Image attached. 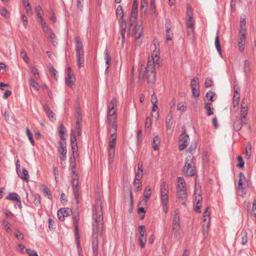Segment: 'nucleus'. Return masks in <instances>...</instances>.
Returning <instances> with one entry per match:
<instances>
[{
  "mask_svg": "<svg viewBox=\"0 0 256 256\" xmlns=\"http://www.w3.org/2000/svg\"><path fill=\"white\" fill-rule=\"evenodd\" d=\"M93 219L94 222L92 223L93 240L92 242V247L93 254L97 256L98 254V236H102V234L103 226V213L102 208L100 206H94L93 208Z\"/></svg>",
  "mask_w": 256,
  "mask_h": 256,
  "instance_id": "obj_1",
  "label": "nucleus"
},
{
  "mask_svg": "<svg viewBox=\"0 0 256 256\" xmlns=\"http://www.w3.org/2000/svg\"><path fill=\"white\" fill-rule=\"evenodd\" d=\"M160 56H158L155 50L150 58H148L146 66L144 72L140 71V76L147 78V82L148 84H153L156 80V74L155 67L160 66Z\"/></svg>",
  "mask_w": 256,
  "mask_h": 256,
  "instance_id": "obj_2",
  "label": "nucleus"
},
{
  "mask_svg": "<svg viewBox=\"0 0 256 256\" xmlns=\"http://www.w3.org/2000/svg\"><path fill=\"white\" fill-rule=\"evenodd\" d=\"M194 158L192 156H188L185 160V164L182 168V172L188 176H194L196 174Z\"/></svg>",
  "mask_w": 256,
  "mask_h": 256,
  "instance_id": "obj_3",
  "label": "nucleus"
},
{
  "mask_svg": "<svg viewBox=\"0 0 256 256\" xmlns=\"http://www.w3.org/2000/svg\"><path fill=\"white\" fill-rule=\"evenodd\" d=\"M172 230L176 238L179 239L180 238L181 229L180 226V218L178 214L174 211L172 219Z\"/></svg>",
  "mask_w": 256,
  "mask_h": 256,
  "instance_id": "obj_4",
  "label": "nucleus"
},
{
  "mask_svg": "<svg viewBox=\"0 0 256 256\" xmlns=\"http://www.w3.org/2000/svg\"><path fill=\"white\" fill-rule=\"evenodd\" d=\"M185 126H183L182 129L183 132L180 136L178 149L180 150H184L188 144L189 136L186 133Z\"/></svg>",
  "mask_w": 256,
  "mask_h": 256,
  "instance_id": "obj_5",
  "label": "nucleus"
},
{
  "mask_svg": "<svg viewBox=\"0 0 256 256\" xmlns=\"http://www.w3.org/2000/svg\"><path fill=\"white\" fill-rule=\"evenodd\" d=\"M108 134L116 133L118 127L116 117H108Z\"/></svg>",
  "mask_w": 256,
  "mask_h": 256,
  "instance_id": "obj_6",
  "label": "nucleus"
},
{
  "mask_svg": "<svg viewBox=\"0 0 256 256\" xmlns=\"http://www.w3.org/2000/svg\"><path fill=\"white\" fill-rule=\"evenodd\" d=\"M138 230L140 234L138 241L140 246L143 248L144 247L146 241V236H145L146 234L145 227L143 225L140 226H138Z\"/></svg>",
  "mask_w": 256,
  "mask_h": 256,
  "instance_id": "obj_7",
  "label": "nucleus"
},
{
  "mask_svg": "<svg viewBox=\"0 0 256 256\" xmlns=\"http://www.w3.org/2000/svg\"><path fill=\"white\" fill-rule=\"evenodd\" d=\"M74 213L72 210L69 208H61L57 212L58 219L60 221H64V218L70 216L71 214Z\"/></svg>",
  "mask_w": 256,
  "mask_h": 256,
  "instance_id": "obj_8",
  "label": "nucleus"
},
{
  "mask_svg": "<svg viewBox=\"0 0 256 256\" xmlns=\"http://www.w3.org/2000/svg\"><path fill=\"white\" fill-rule=\"evenodd\" d=\"M134 36L136 40V44L140 46L141 44V40H140V36L143 34V28L140 25H136L134 27Z\"/></svg>",
  "mask_w": 256,
  "mask_h": 256,
  "instance_id": "obj_9",
  "label": "nucleus"
},
{
  "mask_svg": "<svg viewBox=\"0 0 256 256\" xmlns=\"http://www.w3.org/2000/svg\"><path fill=\"white\" fill-rule=\"evenodd\" d=\"M138 2L137 0H134L132 4V11H131V16L130 21L131 22L130 25L132 26V22H134L136 20L138 16Z\"/></svg>",
  "mask_w": 256,
  "mask_h": 256,
  "instance_id": "obj_10",
  "label": "nucleus"
},
{
  "mask_svg": "<svg viewBox=\"0 0 256 256\" xmlns=\"http://www.w3.org/2000/svg\"><path fill=\"white\" fill-rule=\"evenodd\" d=\"M72 184L74 196L77 200L78 198L79 193L78 189V178L76 176L74 178L72 176Z\"/></svg>",
  "mask_w": 256,
  "mask_h": 256,
  "instance_id": "obj_11",
  "label": "nucleus"
},
{
  "mask_svg": "<svg viewBox=\"0 0 256 256\" xmlns=\"http://www.w3.org/2000/svg\"><path fill=\"white\" fill-rule=\"evenodd\" d=\"M76 40V53H84V46L79 36L75 37Z\"/></svg>",
  "mask_w": 256,
  "mask_h": 256,
  "instance_id": "obj_12",
  "label": "nucleus"
},
{
  "mask_svg": "<svg viewBox=\"0 0 256 256\" xmlns=\"http://www.w3.org/2000/svg\"><path fill=\"white\" fill-rule=\"evenodd\" d=\"M73 224L75 229V234H79L78 231V221L80 220V214L78 212H74L72 214Z\"/></svg>",
  "mask_w": 256,
  "mask_h": 256,
  "instance_id": "obj_13",
  "label": "nucleus"
},
{
  "mask_svg": "<svg viewBox=\"0 0 256 256\" xmlns=\"http://www.w3.org/2000/svg\"><path fill=\"white\" fill-rule=\"evenodd\" d=\"M116 98H112V100H111L110 105L108 107V118L112 117V116H115L116 111L112 112V110H114V106L116 105Z\"/></svg>",
  "mask_w": 256,
  "mask_h": 256,
  "instance_id": "obj_14",
  "label": "nucleus"
},
{
  "mask_svg": "<svg viewBox=\"0 0 256 256\" xmlns=\"http://www.w3.org/2000/svg\"><path fill=\"white\" fill-rule=\"evenodd\" d=\"M178 200L182 204H185L187 200L186 190L182 192H178L176 194Z\"/></svg>",
  "mask_w": 256,
  "mask_h": 256,
  "instance_id": "obj_15",
  "label": "nucleus"
},
{
  "mask_svg": "<svg viewBox=\"0 0 256 256\" xmlns=\"http://www.w3.org/2000/svg\"><path fill=\"white\" fill-rule=\"evenodd\" d=\"M76 60L77 65L79 68H82L84 66V53H76Z\"/></svg>",
  "mask_w": 256,
  "mask_h": 256,
  "instance_id": "obj_16",
  "label": "nucleus"
},
{
  "mask_svg": "<svg viewBox=\"0 0 256 256\" xmlns=\"http://www.w3.org/2000/svg\"><path fill=\"white\" fill-rule=\"evenodd\" d=\"M245 120L240 118H237L234 123V128L236 131H239L243 124H245Z\"/></svg>",
  "mask_w": 256,
  "mask_h": 256,
  "instance_id": "obj_17",
  "label": "nucleus"
},
{
  "mask_svg": "<svg viewBox=\"0 0 256 256\" xmlns=\"http://www.w3.org/2000/svg\"><path fill=\"white\" fill-rule=\"evenodd\" d=\"M242 71L246 78H247L248 74L250 73L251 69L250 68V62L248 60H245L244 61L242 66Z\"/></svg>",
  "mask_w": 256,
  "mask_h": 256,
  "instance_id": "obj_18",
  "label": "nucleus"
},
{
  "mask_svg": "<svg viewBox=\"0 0 256 256\" xmlns=\"http://www.w3.org/2000/svg\"><path fill=\"white\" fill-rule=\"evenodd\" d=\"M151 188L150 186H147L144 190V197L142 200V202H144V204H146L148 202V199L150 198L151 196Z\"/></svg>",
  "mask_w": 256,
  "mask_h": 256,
  "instance_id": "obj_19",
  "label": "nucleus"
},
{
  "mask_svg": "<svg viewBox=\"0 0 256 256\" xmlns=\"http://www.w3.org/2000/svg\"><path fill=\"white\" fill-rule=\"evenodd\" d=\"M17 174L18 176L22 180H24L26 181L28 180L29 178L28 172L26 168H23L22 172H21L20 170L18 171Z\"/></svg>",
  "mask_w": 256,
  "mask_h": 256,
  "instance_id": "obj_20",
  "label": "nucleus"
},
{
  "mask_svg": "<svg viewBox=\"0 0 256 256\" xmlns=\"http://www.w3.org/2000/svg\"><path fill=\"white\" fill-rule=\"evenodd\" d=\"M5 198L6 200L17 202L19 201V200H20V197L16 192H10L6 197Z\"/></svg>",
  "mask_w": 256,
  "mask_h": 256,
  "instance_id": "obj_21",
  "label": "nucleus"
},
{
  "mask_svg": "<svg viewBox=\"0 0 256 256\" xmlns=\"http://www.w3.org/2000/svg\"><path fill=\"white\" fill-rule=\"evenodd\" d=\"M193 18L192 10L190 6H188L186 12V20L187 22L192 21Z\"/></svg>",
  "mask_w": 256,
  "mask_h": 256,
  "instance_id": "obj_22",
  "label": "nucleus"
},
{
  "mask_svg": "<svg viewBox=\"0 0 256 256\" xmlns=\"http://www.w3.org/2000/svg\"><path fill=\"white\" fill-rule=\"evenodd\" d=\"M168 192H160V200L162 204H168Z\"/></svg>",
  "mask_w": 256,
  "mask_h": 256,
  "instance_id": "obj_23",
  "label": "nucleus"
},
{
  "mask_svg": "<svg viewBox=\"0 0 256 256\" xmlns=\"http://www.w3.org/2000/svg\"><path fill=\"white\" fill-rule=\"evenodd\" d=\"M204 108L206 110V114H207V116H210V115L213 114L214 112L212 110H214V108L212 107H211V102L206 103L204 104Z\"/></svg>",
  "mask_w": 256,
  "mask_h": 256,
  "instance_id": "obj_24",
  "label": "nucleus"
},
{
  "mask_svg": "<svg viewBox=\"0 0 256 256\" xmlns=\"http://www.w3.org/2000/svg\"><path fill=\"white\" fill-rule=\"evenodd\" d=\"M76 238V246L78 248V252L80 256H82V248L80 246V234H75Z\"/></svg>",
  "mask_w": 256,
  "mask_h": 256,
  "instance_id": "obj_25",
  "label": "nucleus"
},
{
  "mask_svg": "<svg viewBox=\"0 0 256 256\" xmlns=\"http://www.w3.org/2000/svg\"><path fill=\"white\" fill-rule=\"evenodd\" d=\"M152 128V120L149 117H146L145 122V130L146 132L150 133Z\"/></svg>",
  "mask_w": 256,
  "mask_h": 256,
  "instance_id": "obj_26",
  "label": "nucleus"
},
{
  "mask_svg": "<svg viewBox=\"0 0 256 256\" xmlns=\"http://www.w3.org/2000/svg\"><path fill=\"white\" fill-rule=\"evenodd\" d=\"M48 38H50V40L52 44L56 46L58 44L56 37L55 34L52 32V31H50V34H48Z\"/></svg>",
  "mask_w": 256,
  "mask_h": 256,
  "instance_id": "obj_27",
  "label": "nucleus"
},
{
  "mask_svg": "<svg viewBox=\"0 0 256 256\" xmlns=\"http://www.w3.org/2000/svg\"><path fill=\"white\" fill-rule=\"evenodd\" d=\"M240 236L241 237L242 241L241 244L242 245L246 244L248 242L247 232L246 230H243L240 234Z\"/></svg>",
  "mask_w": 256,
  "mask_h": 256,
  "instance_id": "obj_28",
  "label": "nucleus"
},
{
  "mask_svg": "<svg viewBox=\"0 0 256 256\" xmlns=\"http://www.w3.org/2000/svg\"><path fill=\"white\" fill-rule=\"evenodd\" d=\"M202 201V197L200 194L195 197V202L196 203V206L194 208V211L196 212H199V210L200 209V206L199 205L200 202Z\"/></svg>",
  "mask_w": 256,
  "mask_h": 256,
  "instance_id": "obj_29",
  "label": "nucleus"
},
{
  "mask_svg": "<svg viewBox=\"0 0 256 256\" xmlns=\"http://www.w3.org/2000/svg\"><path fill=\"white\" fill-rule=\"evenodd\" d=\"M58 144L60 145V148L58 151L60 154H66L67 150L66 143H64L61 141H60L58 142Z\"/></svg>",
  "mask_w": 256,
  "mask_h": 256,
  "instance_id": "obj_30",
  "label": "nucleus"
},
{
  "mask_svg": "<svg viewBox=\"0 0 256 256\" xmlns=\"http://www.w3.org/2000/svg\"><path fill=\"white\" fill-rule=\"evenodd\" d=\"M36 12L38 16V18H40V24H42V22H45L44 21V18L40 14V12L42 10V8L40 5L37 6L36 7Z\"/></svg>",
  "mask_w": 256,
  "mask_h": 256,
  "instance_id": "obj_31",
  "label": "nucleus"
},
{
  "mask_svg": "<svg viewBox=\"0 0 256 256\" xmlns=\"http://www.w3.org/2000/svg\"><path fill=\"white\" fill-rule=\"evenodd\" d=\"M44 109L46 115L50 119L54 118V114L52 112V110L48 106H44Z\"/></svg>",
  "mask_w": 256,
  "mask_h": 256,
  "instance_id": "obj_32",
  "label": "nucleus"
},
{
  "mask_svg": "<svg viewBox=\"0 0 256 256\" xmlns=\"http://www.w3.org/2000/svg\"><path fill=\"white\" fill-rule=\"evenodd\" d=\"M152 148L154 150H156L158 149V146L160 143V138L158 136H156L153 138Z\"/></svg>",
  "mask_w": 256,
  "mask_h": 256,
  "instance_id": "obj_33",
  "label": "nucleus"
},
{
  "mask_svg": "<svg viewBox=\"0 0 256 256\" xmlns=\"http://www.w3.org/2000/svg\"><path fill=\"white\" fill-rule=\"evenodd\" d=\"M24 4L26 9V12L28 15H31L32 14V7L28 2V0H24Z\"/></svg>",
  "mask_w": 256,
  "mask_h": 256,
  "instance_id": "obj_34",
  "label": "nucleus"
},
{
  "mask_svg": "<svg viewBox=\"0 0 256 256\" xmlns=\"http://www.w3.org/2000/svg\"><path fill=\"white\" fill-rule=\"evenodd\" d=\"M104 58L106 60V64L108 65L107 67L106 68V70H107L109 68V66L110 64V57L109 56V55L108 54V50L106 48V50H104Z\"/></svg>",
  "mask_w": 256,
  "mask_h": 256,
  "instance_id": "obj_35",
  "label": "nucleus"
},
{
  "mask_svg": "<svg viewBox=\"0 0 256 256\" xmlns=\"http://www.w3.org/2000/svg\"><path fill=\"white\" fill-rule=\"evenodd\" d=\"M214 44H215L216 48V50L218 52L219 54L220 55L222 54L221 48H220V40H219V36H218V34H217L215 38Z\"/></svg>",
  "mask_w": 256,
  "mask_h": 256,
  "instance_id": "obj_36",
  "label": "nucleus"
},
{
  "mask_svg": "<svg viewBox=\"0 0 256 256\" xmlns=\"http://www.w3.org/2000/svg\"><path fill=\"white\" fill-rule=\"evenodd\" d=\"M29 83L30 86L32 87L34 90L37 91L38 90V84L36 82L34 78H30Z\"/></svg>",
  "mask_w": 256,
  "mask_h": 256,
  "instance_id": "obj_37",
  "label": "nucleus"
},
{
  "mask_svg": "<svg viewBox=\"0 0 256 256\" xmlns=\"http://www.w3.org/2000/svg\"><path fill=\"white\" fill-rule=\"evenodd\" d=\"M166 40L167 41L170 40L172 39L173 36V33L171 30L170 28L168 26H166Z\"/></svg>",
  "mask_w": 256,
  "mask_h": 256,
  "instance_id": "obj_38",
  "label": "nucleus"
},
{
  "mask_svg": "<svg viewBox=\"0 0 256 256\" xmlns=\"http://www.w3.org/2000/svg\"><path fill=\"white\" fill-rule=\"evenodd\" d=\"M191 88H199V80L198 77H194L190 82Z\"/></svg>",
  "mask_w": 256,
  "mask_h": 256,
  "instance_id": "obj_39",
  "label": "nucleus"
},
{
  "mask_svg": "<svg viewBox=\"0 0 256 256\" xmlns=\"http://www.w3.org/2000/svg\"><path fill=\"white\" fill-rule=\"evenodd\" d=\"M66 132L65 127L61 124L59 127V135L62 140H64V134Z\"/></svg>",
  "mask_w": 256,
  "mask_h": 256,
  "instance_id": "obj_40",
  "label": "nucleus"
},
{
  "mask_svg": "<svg viewBox=\"0 0 256 256\" xmlns=\"http://www.w3.org/2000/svg\"><path fill=\"white\" fill-rule=\"evenodd\" d=\"M42 191L44 195L46 196H47L48 199L51 200L52 198V195L50 193V190L48 187L45 186L44 188L42 190Z\"/></svg>",
  "mask_w": 256,
  "mask_h": 256,
  "instance_id": "obj_41",
  "label": "nucleus"
},
{
  "mask_svg": "<svg viewBox=\"0 0 256 256\" xmlns=\"http://www.w3.org/2000/svg\"><path fill=\"white\" fill-rule=\"evenodd\" d=\"M196 142L195 141L192 142L188 150V152L191 154L194 153L196 148Z\"/></svg>",
  "mask_w": 256,
  "mask_h": 256,
  "instance_id": "obj_42",
  "label": "nucleus"
},
{
  "mask_svg": "<svg viewBox=\"0 0 256 256\" xmlns=\"http://www.w3.org/2000/svg\"><path fill=\"white\" fill-rule=\"evenodd\" d=\"M116 14L118 16H120L122 18V22L124 21L123 20L124 12L122 7L120 6H118L117 8Z\"/></svg>",
  "mask_w": 256,
  "mask_h": 256,
  "instance_id": "obj_43",
  "label": "nucleus"
},
{
  "mask_svg": "<svg viewBox=\"0 0 256 256\" xmlns=\"http://www.w3.org/2000/svg\"><path fill=\"white\" fill-rule=\"evenodd\" d=\"M160 192H168V186H166V182L163 181L160 184Z\"/></svg>",
  "mask_w": 256,
  "mask_h": 256,
  "instance_id": "obj_44",
  "label": "nucleus"
},
{
  "mask_svg": "<svg viewBox=\"0 0 256 256\" xmlns=\"http://www.w3.org/2000/svg\"><path fill=\"white\" fill-rule=\"evenodd\" d=\"M26 134L28 138V139L30 142V144L32 145V146H34V144H35V142H34V140L33 138V136H32V134H31L30 132V129L28 128H26Z\"/></svg>",
  "mask_w": 256,
  "mask_h": 256,
  "instance_id": "obj_45",
  "label": "nucleus"
},
{
  "mask_svg": "<svg viewBox=\"0 0 256 256\" xmlns=\"http://www.w3.org/2000/svg\"><path fill=\"white\" fill-rule=\"evenodd\" d=\"M34 203L36 206H38L40 204V196L39 194H36L34 195Z\"/></svg>",
  "mask_w": 256,
  "mask_h": 256,
  "instance_id": "obj_46",
  "label": "nucleus"
},
{
  "mask_svg": "<svg viewBox=\"0 0 256 256\" xmlns=\"http://www.w3.org/2000/svg\"><path fill=\"white\" fill-rule=\"evenodd\" d=\"M172 124V118L170 116L169 118H166V130H170Z\"/></svg>",
  "mask_w": 256,
  "mask_h": 256,
  "instance_id": "obj_47",
  "label": "nucleus"
},
{
  "mask_svg": "<svg viewBox=\"0 0 256 256\" xmlns=\"http://www.w3.org/2000/svg\"><path fill=\"white\" fill-rule=\"evenodd\" d=\"M248 114V108H240V118L244 120Z\"/></svg>",
  "mask_w": 256,
  "mask_h": 256,
  "instance_id": "obj_48",
  "label": "nucleus"
},
{
  "mask_svg": "<svg viewBox=\"0 0 256 256\" xmlns=\"http://www.w3.org/2000/svg\"><path fill=\"white\" fill-rule=\"evenodd\" d=\"M70 142L71 144H77L76 138L75 131L74 130H71L70 133Z\"/></svg>",
  "mask_w": 256,
  "mask_h": 256,
  "instance_id": "obj_49",
  "label": "nucleus"
},
{
  "mask_svg": "<svg viewBox=\"0 0 256 256\" xmlns=\"http://www.w3.org/2000/svg\"><path fill=\"white\" fill-rule=\"evenodd\" d=\"M148 6L147 0H141L140 2V10L144 12H146V7Z\"/></svg>",
  "mask_w": 256,
  "mask_h": 256,
  "instance_id": "obj_50",
  "label": "nucleus"
},
{
  "mask_svg": "<svg viewBox=\"0 0 256 256\" xmlns=\"http://www.w3.org/2000/svg\"><path fill=\"white\" fill-rule=\"evenodd\" d=\"M214 95V92L210 90L206 93V96L208 98V101H210L212 102L214 101L213 98Z\"/></svg>",
  "mask_w": 256,
  "mask_h": 256,
  "instance_id": "obj_51",
  "label": "nucleus"
},
{
  "mask_svg": "<svg viewBox=\"0 0 256 256\" xmlns=\"http://www.w3.org/2000/svg\"><path fill=\"white\" fill-rule=\"evenodd\" d=\"M30 70H31L32 73L34 74V78L36 80L39 78L40 75H39V73L38 72V69L34 66H32V67H30Z\"/></svg>",
  "mask_w": 256,
  "mask_h": 256,
  "instance_id": "obj_52",
  "label": "nucleus"
},
{
  "mask_svg": "<svg viewBox=\"0 0 256 256\" xmlns=\"http://www.w3.org/2000/svg\"><path fill=\"white\" fill-rule=\"evenodd\" d=\"M108 162L112 163L113 162V160L114 156V150H108Z\"/></svg>",
  "mask_w": 256,
  "mask_h": 256,
  "instance_id": "obj_53",
  "label": "nucleus"
},
{
  "mask_svg": "<svg viewBox=\"0 0 256 256\" xmlns=\"http://www.w3.org/2000/svg\"><path fill=\"white\" fill-rule=\"evenodd\" d=\"M73 76L72 74H68L67 75V76L65 78L66 84L70 86L72 84V77Z\"/></svg>",
  "mask_w": 256,
  "mask_h": 256,
  "instance_id": "obj_54",
  "label": "nucleus"
},
{
  "mask_svg": "<svg viewBox=\"0 0 256 256\" xmlns=\"http://www.w3.org/2000/svg\"><path fill=\"white\" fill-rule=\"evenodd\" d=\"M40 24L44 32L48 35V34H50V31H52L51 30L46 26V22H42Z\"/></svg>",
  "mask_w": 256,
  "mask_h": 256,
  "instance_id": "obj_55",
  "label": "nucleus"
},
{
  "mask_svg": "<svg viewBox=\"0 0 256 256\" xmlns=\"http://www.w3.org/2000/svg\"><path fill=\"white\" fill-rule=\"evenodd\" d=\"M26 253L28 254V256H38L37 252L30 248L26 249Z\"/></svg>",
  "mask_w": 256,
  "mask_h": 256,
  "instance_id": "obj_56",
  "label": "nucleus"
},
{
  "mask_svg": "<svg viewBox=\"0 0 256 256\" xmlns=\"http://www.w3.org/2000/svg\"><path fill=\"white\" fill-rule=\"evenodd\" d=\"M237 158L240 162L236 164V166L238 168H242L244 164V162L243 160L242 157L240 156H238Z\"/></svg>",
  "mask_w": 256,
  "mask_h": 256,
  "instance_id": "obj_57",
  "label": "nucleus"
},
{
  "mask_svg": "<svg viewBox=\"0 0 256 256\" xmlns=\"http://www.w3.org/2000/svg\"><path fill=\"white\" fill-rule=\"evenodd\" d=\"M20 54L22 56V58H23V60L26 62H28V60H29V58L26 52V51L22 49V50H20Z\"/></svg>",
  "mask_w": 256,
  "mask_h": 256,
  "instance_id": "obj_58",
  "label": "nucleus"
},
{
  "mask_svg": "<svg viewBox=\"0 0 256 256\" xmlns=\"http://www.w3.org/2000/svg\"><path fill=\"white\" fill-rule=\"evenodd\" d=\"M192 95L198 98L200 96V90L199 88H192Z\"/></svg>",
  "mask_w": 256,
  "mask_h": 256,
  "instance_id": "obj_59",
  "label": "nucleus"
},
{
  "mask_svg": "<svg viewBox=\"0 0 256 256\" xmlns=\"http://www.w3.org/2000/svg\"><path fill=\"white\" fill-rule=\"evenodd\" d=\"M14 235L15 236L18 240H23L24 238L23 234L19 230H16Z\"/></svg>",
  "mask_w": 256,
  "mask_h": 256,
  "instance_id": "obj_60",
  "label": "nucleus"
},
{
  "mask_svg": "<svg viewBox=\"0 0 256 256\" xmlns=\"http://www.w3.org/2000/svg\"><path fill=\"white\" fill-rule=\"evenodd\" d=\"M209 225L210 224H202V232H203V233H204V234H208V229H209Z\"/></svg>",
  "mask_w": 256,
  "mask_h": 256,
  "instance_id": "obj_61",
  "label": "nucleus"
},
{
  "mask_svg": "<svg viewBox=\"0 0 256 256\" xmlns=\"http://www.w3.org/2000/svg\"><path fill=\"white\" fill-rule=\"evenodd\" d=\"M213 82L210 78H206L205 80V86L206 88H210L212 85Z\"/></svg>",
  "mask_w": 256,
  "mask_h": 256,
  "instance_id": "obj_62",
  "label": "nucleus"
},
{
  "mask_svg": "<svg viewBox=\"0 0 256 256\" xmlns=\"http://www.w3.org/2000/svg\"><path fill=\"white\" fill-rule=\"evenodd\" d=\"M186 186V182L183 177H178V185L177 186Z\"/></svg>",
  "mask_w": 256,
  "mask_h": 256,
  "instance_id": "obj_63",
  "label": "nucleus"
},
{
  "mask_svg": "<svg viewBox=\"0 0 256 256\" xmlns=\"http://www.w3.org/2000/svg\"><path fill=\"white\" fill-rule=\"evenodd\" d=\"M252 213L253 216H256V200H254L252 202Z\"/></svg>",
  "mask_w": 256,
  "mask_h": 256,
  "instance_id": "obj_64",
  "label": "nucleus"
}]
</instances>
